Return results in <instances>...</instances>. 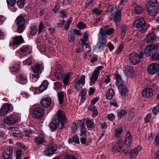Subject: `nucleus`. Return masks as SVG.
Listing matches in <instances>:
<instances>
[{
  "label": "nucleus",
  "mask_w": 159,
  "mask_h": 159,
  "mask_svg": "<svg viewBox=\"0 0 159 159\" xmlns=\"http://www.w3.org/2000/svg\"><path fill=\"white\" fill-rule=\"evenodd\" d=\"M132 140V138L129 133H127L125 137V143L122 141L119 140L115 143L112 148V151L113 152H117L120 151L124 148H127L130 146Z\"/></svg>",
  "instance_id": "obj_1"
},
{
  "label": "nucleus",
  "mask_w": 159,
  "mask_h": 159,
  "mask_svg": "<svg viewBox=\"0 0 159 159\" xmlns=\"http://www.w3.org/2000/svg\"><path fill=\"white\" fill-rule=\"evenodd\" d=\"M107 12L111 11V14L110 16L111 20H114L116 25H119L121 18L120 12L119 11L117 10L116 7L114 8L112 5H109L106 10Z\"/></svg>",
  "instance_id": "obj_2"
},
{
  "label": "nucleus",
  "mask_w": 159,
  "mask_h": 159,
  "mask_svg": "<svg viewBox=\"0 0 159 159\" xmlns=\"http://www.w3.org/2000/svg\"><path fill=\"white\" fill-rule=\"evenodd\" d=\"M133 26L136 28H140V31L142 33H145L148 28L146 25V22L143 18H139L135 20L134 22Z\"/></svg>",
  "instance_id": "obj_3"
},
{
  "label": "nucleus",
  "mask_w": 159,
  "mask_h": 159,
  "mask_svg": "<svg viewBox=\"0 0 159 159\" xmlns=\"http://www.w3.org/2000/svg\"><path fill=\"white\" fill-rule=\"evenodd\" d=\"M85 76L84 75H79L75 78L74 87L78 91H80L85 83Z\"/></svg>",
  "instance_id": "obj_4"
},
{
  "label": "nucleus",
  "mask_w": 159,
  "mask_h": 159,
  "mask_svg": "<svg viewBox=\"0 0 159 159\" xmlns=\"http://www.w3.org/2000/svg\"><path fill=\"white\" fill-rule=\"evenodd\" d=\"M15 22L17 27V32L19 33H21L25 30V20L21 15L17 17L15 20Z\"/></svg>",
  "instance_id": "obj_5"
},
{
  "label": "nucleus",
  "mask_w": 159,
  "mask_h": 159,
  "mask_svg": "<svg viewBox=\"0 0 159 159\" xmlns=\"http://www.w3.org/2000/svg\"><path fill=\"white\" fill-rule=\"evenodd\" d=\"M143 56V52L140 53L139 54L135 52H132L129 54V60L131 64L135 65L140 61Z\"/></svg>",
  "instance_id": "obj_6"
},
{
  "label": "nucleus",
  "mask_w": 159,
  "mask_h": 159,
  "mask_svg": "<svg viewBox=\"0 0 159 159\" xmlns=\"http://www.w3.org/2000/svg\"><path fill=\"white\" fill-rule=\"evenodd\" d=\"M158 50L156 46L154 45H148L145 48L144 54L147 57L152 56L153 54L157 53Z\"/></svg>",
  "instance_id": "obj_7"
},
{
  "label": "nucleus",
  "mask_w": 159,
  "mask_h": 159,
  "mask_svg": "<svg viewBox=\"0 0 159 159\" xmlns=\"http://www.w3.org/2000/svg\"><path fill=\"white\" fill-rule=\"evenodd\" d=\"M57 118L55 119L61 122L62 126L61 128H63L64 126V124L67 122L66 118L64 113L61 110H58L57 112Z\"/></svg>",
  "instance_id": "obj_8"
},
{
  "label": "nucleus",
  "mask_w": 159,
  "mask_h": 159,
  "mask_svg": "<svg viewBox=\"0 0 159 159\" xmlns=\"http://www.w3.org/2000/svg\"><path fill=\"white\" fill-rule=\"evenodd\" d=\"M18 120V118L16 115H11L9 116H7L4 119V122L6 124L11 125L16 123Z\"/></svg>",
  "instance_id": "obj_9"
},
{
  "label": "nucleus",
  "mask_w": 159,
  "mask_h": 159,
  "mask_svg": "<svg viewBox=\"0 0 159 159\" xmlns=\"http://www.w3.org/2000/svg\"><path fill=\"white\" fill-rule=\"evenodd\" d=\"M102 68L103 67L102 66H98L96 70L93 71L92 77L90 80L91 85L93 84L96 81L100 74V71Z\"/></svg>",
  "instance_id": "obj_10"
},
{
  "label": "nucleus",
  "mask_w": 159,
  "mask_h": 159,
  "mask_svg": "<svg viewBox=\"0 0 159 159\" xmlns=\"http://www.w3.org/2000/svg\"><path fill=\"white\" fill-rule=\"evenodd\" d=\"M159 69V65L155 63L150 64L147 68L148 72L150 75H153L156 73Z\"/></svg>",
  "instance_id": "obj_11"
},
{
  "label": "nucleus",
  "mask_w": 159,
  "mask_h": 159,
  "mask_svg": "<svg viewBox=\"0 0 159 159\" xmlns=\"http://www.w3.org/2000/svg\"><path fill=\"white\" fill-rule=\"evenodd\" d=\"M44 113V111L42 108L37 107L33 110V114L34 117L39 119L43 116Z\"/></svg>",
  "instance_id": "obj_12"
},
{
  "label": "nucleus",
  "mask_w": 159,
  "mask_h": 159,
  "mask_svg": "<svg viewBox=\"0 0 159 159\" xmlns=\"http://www.w3.org/2000/svg\"><path fill=\"white\" fill-rule=\"evenodd\" d=\"M32 51V48L30 46L25 45L20 48V52L24 55L27 56L29 55L31 52Z\"/></svg>",
  "instance_id": "obj_13"
},
{
  "label": "nucleus",
  "mask_w": 159,
  "mask_h": 159,
  "mask_svg": "<svg viewBox=\"0 0 159 159\" xmlns=\"http://www.w3.org/2000/svg\"><path fill=\"white\" fill-rule=\"evenodd\" d=\"M11 107V105L10 104H3L0 110V115L4 116L7 114Z\"/></svg>",
  "instance_id": "obj_14"
},
{
  "label": "nucleus",
  "mask_w": 159,
  "mask_h": 159,
  "mask_svg": "<svg viewBox=\"0 0 159 159\" xmlns=\"http://www.w3.org/2000/svg\"><path fill=\"white\" fill-rule=\"evenodd\" d=\"M124 69V73L126 76L129 78L134 76L135 74L133 68L127 66L125 67Z\"/></svg>",
  "instance_id": "obj_15"
},
{
  "label": "nucleus",
  "mask_w": 159,
  "mask_h": 159,
  "mask_svg": "<svg viewBox=\"0 0 159 159\" xmlns=\"http://www.w3.org/2000/svg\"><path fill=\"white\" fill-rule=\"evenodd\" d=\"M31 69L33 73L39 75L43 71V66L41 64H36L32 67Z\"/></svg>",
  "instance_id": "obj_16"
},
{
  "label": "nucleus",
  "mask_w": 159,
  "mask_h": 159,
  "mask_svg": "<svg viewBox=\"0 0 159 159\" xmlns=\"http://www.w3.org/2000/svg\"><path fill=\"white\" fill-rule=\"evenodd\" d=\"M57 146L55 144L51 145L47 148L45 151V154L47 156H49L53 154L57 149Z\"/></svg>",
  "instance_id": "obj_17"
},
{
  "label": "nucleus",
  "mask_w": 159,
  "mask_h": 159,
  "mask_svg": "<svg viewBox=\"0 0 159 159\" xmlns=\"http://www.w3.org/2000/svg\"><path fill=\"white\" fill-rule=\"evenodd\" d=\"M153 90L152 89L147 88L144 89L142 91L143 97L146 98H151L153 95Z\"/></svg>",
  "instance_id": "obj_18"
},
{
  "label": "nucleus",
  "mask_w": 159,
  "mask_h": 159,
  "mask_svg": "<svg viewBox=\"0 0 159 159\" xmlns=\"http://www.w3.org/2000/svg\"><path fill=\"white\" fill-rule=\"evenodd\" d=\"M40 102L43 107H47L51 105V100L49 97H45L41 100Z\"/></svg>",
  "instance_id": "obj_19"
},
{
  "label": "nucleus",
  "mask_w": 159,
  "mask_h": 159,
  "mask_svg": "<svg viewBox=\"0 0 159 159\" xmlns=\"http://www.w3.org/2000/svg\"><path fill=\"white\" fill-rule=\"evenodd\" d=\"M142 148V146H139L134 149L132 150L130 153V158L133 159L136 157L138 153L141 151Z\"/></svg>",
  "instance_id": "obj_20"
},
{
  "label": "nucleus",
  "mask_w": 159,
  "mask_h": 159,
  "mask_svg": "<svg viewBox=\"0 0 159 159\" xmlns=\"http://www.w3.org/2000/svg\"><path fill=\"white\" fill-rule=\"evenodd\" d=\"M100 30L104 34L107 35H110L114 32V29L113 28H109L108 25L101 28Z\"/></svg>",
  "instance_id": "obj_21"
},
{
  "label": "nucleus",
  "mask_w": 159,
  "mask_h": 159,
  "mask_svg": "<svg viewBox=\"0 0 159 159\" xmlns=\"http://www.w3.org/2000/svg\"><path fill=\"white\" fill-rule=\"evenodd\" d=\"M119 91L122 96H125L128 92V89L127 87L124 85L117 87Z\"/></svg>",
  "instance_id": "obj_22"
},
{
  "label": "nucleus",
  "mask_w": 159,
  "mask_h": 159,
  "mask_svg": "<svg viewBox=\"0 0 159 159\" xmlns=\"http://www.w3.org/2000/svg\"><path fill=\"white\" fill-rule=\"evenodd\" d=\"M79 122H80V135L81 137H86V133L87 130L84 127L83 122L81 120H79Z\"/></svg>",
  "instance_id": "obj_23"
},
{
  "label": "nucleus",
  "mask_w": 159,
  "mask_h": 159,
  "mask_svg": "<svg viewBox=\"0 0 159 159\" xmlns=\"http://www.w3.org/2000/svg\"><path fill=\"white\" fill-rule=\"evenodd\" d=\"M23 42V39L21 35L16 36L13 38L12 44L13 45H18Z\"/></svg>",
  "instance_id": "obj_24"
},
{
  "label": "nucleus",
  "mask_w": 159,
  "mask_h": 159,
  "mask_svg": "<svg viewBox=\"0 0 159 159\" xmlns=\"http://www.w3.org/2000/svg\"><path fill=\"white\" fill-rule=\"evenodd\" d=\"M63 75V72L62 70L58 68H56L55 74V78L58 80H61Z\"/></svg>",
  "instance_id": "obj_25"
},
{
  "label": "nucleus",
  "mask_w": 159,
  "mask_h": 159,
  "mask_svg": "<svg viewBox=\"0 0 159 159\" xmlns=\"http://www.w3.org/2000/svg\"><path fill=\"white\" fill-rule=\"evenodd\" d=\"M105 34L100 30L98 38L99 42L106 43L107 42V38L105 35Z\"/></svg>",
  "instance_id": "obj_26"
},
{
  "label": "nucleus",
  "mask_w": 159,
  "mask_h": 159,
  "mask_svg": "<svg viewBox=\"0 0 159 159\" xmlns=\"http://www.w3.org/2000/svg\"><path fill=\"white\" fill-rule=\"evenodd\" d=\"M116 80V84L117 87L124 85V82L121 79L120 75L118 73H116L115 75Z\"/></svg>",
  "instance_id": "obj_27"
},
{
  "label": "nucleus",
  "mask_w": 159,
  "mask_h": 159,
  "mask_svg": "<svg viewBox=\"0 0 159 159\" xmlns=\"http://www.w3.org/2000/svg\"><path fill=\"white\" fill-rule=\"evenodd\" d=\"M59 125V121L54 119L49 125V127L52 131H54L57 129Z\"/></svg>",
  "instance_id": "obj_28"
},
{
  "label": "nucleus",
  "mask_w": 159,
  "mask_h": 159,
  "mask_svg": "<svg viewBox=\"0 0 159 159\" xmlns=\"http://www.w3.org/2000/svg\"><path fill=\"white\" fill-rule=\"evenodd\" d=\"M156 36L154 33H151L148 34L146 37V40L148 43L153 42L156 39Z\"/></svg>",
  "instance_id": "obj_29"
},
{
  "label": "nucleus",
  "mask_w": 159,
  "mask_h": 159,
  "mask_svg": "<svg viewBox=\"0 0 159 159\" xmlns=\"http://www.w3.org/2000/svg\"><path fill=\"white\" fill-rule=\"evenodd\" d=\"M17 81L21 84L27 82V80L25 75L23 74H20L17 76Z\"/></svg>",
  "instance_id": "obj_30"
},
{
  "label": "nucleus",
  "mask_w": 159,
  "mask_h": 159,
  "mask_svg": "<svg viewBox=\"0 0 159 159\" xmlns=\"http://www.w3.org/2000/svg\"><path fill=\"white\" fill-rule=\"evenodd\" d=\"M12 153V150L10 148H7L3 153L2 155L4 159H8L11 156Z\"/></svg>",
  "instance_id": "obj_31"
},
{
  "label": "nucleus",
  "mask_w": 159,
  "mask_h": 159,
  "mask_svg": "<svg viewBox=\"0 0 159 159\" xmlns=\"http://www.w3.org/2000/svg\"><path fill=\"white\" fill-rule=\"evenodd\" d=\"M48 83L47 81H44L39 87V91L42 92L45 90L48 85Z\"/></svg>",
  "instance_id": "obj_32"
},
{
  "label": "nucleus",
  "mask_w": 159,
  "mask_h": 159,
  "mask_svg": "<svg viewBox=\"0 0 159 159\" xmlns=\"http://www.w3.org/2000/svg\"><path fill=\"white\" fill-rule=\"evenodd\" d=\"M58 99L59 103L62 104L63 102L65 93L62 91H60L58 93Z\"/></svg>",
  "instance_id": "obj_33"
},
{
  "label": "nucleus",
  "mask_w": 159,
  "mask_h": 159,
  "mask_svg": "<svg viewBox=\"0 0 159 159\" xmlns=\"http://www.w3.org/2000/svg\"><path fill=\"white\" fill-rule=\"evenodd\" d=\"M88 109L89 111H93V114L92 117H95L98 114V111L94 106H92L90 105L88 107Z\"/></svg>",
  "instance_id": "obj_34"
},
{
  "label": "nucleus",
  "mask_w": 159,
  "mask_h": 159,
  "mask_svg": "<svg viewBox=\"0 0 159 159\" xmlns=\"http://www.w3.org/2000/svg\"><path fill=\"white\" fill-rule=\"evenodd\" d=\"M114 94L113 90L112 89H110L107 93L106 98L108 100H110L112 98Z\"/></svg>",
  "instance_id": "obj_35"
},
{
  "label": "nucleus",
  "mask_w": 159,
  "mask_h": 159,
  "mask_svg": "<svg viewBox=\"0 0 159 159\" xmlns=\"http://www.w3.org/2000/svg\"><path fill=\"white\" fill-rule=\"evenodd\" d=\"M158 2L157 0H151L147 4V6L157 8Z\"/></svg>",
  "instance_id": "obj_36"
},
{
  "label": "nucleus",
  "mask_w": 159,
  "mask_h": 159,
  "mask_svg": "<svg viewBox=\"0 0 159 159\" xmlns=\"http://www.w3.org/2000/svg\"><path fill=\"white\" fill-rule=\"evenodd\" d=\"M157 8H153L151 6H147L148 11L149 14L151 16H153L156 13Z\"/></svg>",
  "instance_id": "obj_37"
},
{
  "label": "nucleus",
  "mask_w": 159,
  "mask_h": 159,
  "mask_svg": "<svg viewBox=\"0 0 159 159\" xmlns=\"http://www.w3.org/2000/svg\"><path fill=\"white\" fill-rule=\"evenodd\" d=\"M75 34L72 31H69L68 33V38L70 42L73 43L75 39Z\"/></svg>",
  "instance_id": "obj_38"
},
{
  "label": "nucleus",
  "mask_w": 159,
  "mask_h": 159,
  "mask_svg": "<svg viewBox=\"0 0 159 159\" xmlns=\"http://www.w3.org/2000/svg\"><path fill=\"white\" fill-rule=\"evenodd\" d=\"M70 77V75L68 73L64 76L62 81L64 84L67 85L69 84Z\"/></svg>",
  "instance_id": "obj_39"
},
{
  "label": "nucleus",
  "mask_w": 159,
  "mask_h": 159,
  "mask_svg": "<svg viewBox=\"0 0 159 159\" xmlns=\"http://www.w3.org/2000/svg\"><path fill=\"white\" fill-rule=\"evenodd\" d=\"M134 11L136 14H139L142 12L143 8L140 6H136L134 7Z\"/></svg>",
  "instance_id": "obj_40"
},
{
  "label": "nucleus",
  "mask_w": 159,
  "mask_h": 159,
  "mask_svg": "<svg viewBox=\"0 0 159 159\" xmlns=\"http://www.w3.org/2000/svg\"><path fill=\"white\" fill-rule=\"evenodd\" d=\"M127 112L125 110H121L117 113V117L118 118H121L127 114Z\"/></svg>",
  "instance_id": "obj_41"
},
{
  "label": "nucleus",
  "mask_w": 159,
  "mask_h": 159,
  "mask_svg": "<svg viewBox=\"0 0 159 159\" xmlns=\"http://www.w3.org/2000/svg\"><path fill=\"white\" fill-rule=\"evenodd\" d=\"M39 78L38 74H32L30 76V80L33 82H36Z\"/></svg>",
  "instance_id": "obj_42"
},
{
  "label": "nucleus",
  "mask_w": 159,
  "mask_h": 159,
  "mask_svg": "<svg viewBox=\"0 0 159 159\" xmlns=\"http://www.w3.org/2000/svg\"><path fill=\"white\" fill-rule=\"evenodd\" d=\"M106 46V43H105L99 42L96 45V48L99 51H101L104 49Z\"/></svg>",
  "instance_id": "obj_43"
},
{
  "label": "nucleus",
  "mask_w": 159,
  "mask_h": 159,
  "mask_svg": "<svg viewBox=\"0 0 159 159\" xmlns=\"http://www.w3.org/2000/svg\"><path fill=\"white\" fill-rule=\"evenodd\" d=\"M34 140L36 143L38 144L42 143L44 141L43 138L41 136H36L34 139Z\"/></svg>",
  "instance_id": "obj_44"
},
{
  "label": "nucleus",
  "mask_w": 159,
  "mask_h": 159,
  "mask_svg": "<svg viewBox=\"0 0 159 159\" xmlns=\"http://www.w3.org/2000/svg\"><path fill=\"white\" fill-rule=\"evenodd\" d=\"M135 114V110L133 108H130L128 112V118L130 120H132Z\"/></svg>",
  "instance_id": "obj_45"
},
{
  "label": "nucleus",
  "mask_w": 159,
  "mask_h": 159,
  "mask_svg": "<svg viewBox=\"0 0 159 159\" xmlns=\"http://www.w3.org/2000/svg\"><path fill=\"white\" fill-rule=\"evenodd\" d=\"M25 5V0H17V5L20 8H22Z\"/></svg>",
  "instance_id": "obj_46"
},
{
  "label": "nucleus",
  "mask_w": 159,
  "mask_h": 159,
  "mask_svg": "<svg viewBox=\"0 0 159 159\" xmlns=\"http://www.w3.org/2000/svg\"><path fill=\"white\" fill-rule=\"evenodd\" d=\"M122 131V129L120 127L117 128L116 129L115 132V135L116 137H118L121 134Z\"/></svg>",
  "instance_id": "obj_47"
},
{
  "label": "nucleus",
  "mask_w": 159,
  "mask_h": 159,
  "mask_svg": "<svg viewBox=\"0 0 159 159\" xmlns=\"http://www.w3.org/2000/svg\"><path fill=\"white\" fill-rule=\"evenodd\" d=\"M82 138L80 139V142L81 143L83 144L84 146H88L89 143L87 141L86 139V137H81Z\"/></svg>",
  "instance_id": "obj_48"
},
{
  "label": "nucleus",
  "mask_w": 159,
  "mask_h": 159,
  "mask_svg": "<svg viewBox=\"0 0 159 159\" xmlns=\"http://www.w3.org/2000/svg\"><path fill=\"white\" fill-rule=\"evenodd\" d=\"M72 21L71 18H70L67 21L65 25V29L68 30L69 28L70 25Z\"/></svg>",
  "instance_id": "obj_49"
},
{
  "label": "nucleus",
  "mask_w": 159,
  "mask_h": 159,
  "mask_svg": "<svg viewBox=\"0 0 159 159\" xmlns=\"http://www.w3.org/2000/svg\"><path fill=\"white\" fill-rule=\"evenodd\" d=\"M86 123L88 127L90 129H92L94 125V123L91 120H88L86 121Z\"/></svg>",
  "instance_id": "obj_50"
},
{
  "label": "nucleus",
  "mask_w": 159,
  "mask_h": 159,
  "mask_svg": "<svg viewBox=\"0 0 159 159\" xmlns=\"http://www.w3.org/2000/svg\"><path fill=\"white\" fill-rule=\"evenodd\" d=\"M54 89L56 90L60 89L61 87V83L59 82H56L54 83Z\"/></svg>",
  "instance_id": "obj_51"
},
{
  "label": "nucleus",
  "mask_w": 159,
  "mask_h": 159,
  "mask_svg": "<svg viewBox=\"0 0 159 159\" xmlns=\"http://www.w3.org/2000/svg\"><path fill=\"white\" fill-rule=\"evenodd\" d=\"M31 57H30L28 58L26 60L23 61V62L24 64L25 65H32V61L31 60Z\"/></svg>",
  "instance_id": "obj_52"
},
{
  "label": "nucleus",
  "mask_w": 159,
  "mask_h": 159,
  "mask_svg": "<svg viewBox=\"0 0 159 159\" xmlns=\"http://www.w3.org/2000/svg\"><path fill=\"white\" fill-rule=\"evenodd\" d=\"M85 26L86 25L84 23L81 22H79L77 25V27L80 29H84Z\"/></svg>",
  "instance_id": "obj_53"
},
{
  "label": "nucleus",
  "mask_w": 159,
  "mask_h": 159,
  "mask_svg": "<svg viewBox=\"0 0 159 159\" xmlns=\"http://www.w3.org/2000/svg\"><path fill=\"white\" fill-rule=\"evenodd\" d=\"M16 0H7V4L11 7L14 6L16 3Z\"/></svg>",
  "instance_id": "obj_54"
},
{
  "label": "nucleus",
  "mask_w": 159,
  "mask_h": 159,
  "mask_svg": "<svg viewBox=\"0 0 159 159\" xmlns=\"http://www.w3.org/2000/svg\"><path fill=\"white\" fill-rule=\"evenodd\" d=\"M73 141L75 143L78 144L80 143V141L78 136L75 135L72 137Z\"/></svg>",
  "instance_id": "obj_55"
},
{
  "label": "nucleus",
  "mask_w": 159,
  "mask_h": 159,
  "mask_svg": "<svg viewBox=\"0 0 159 159\" xmlns=\"http://www.w3.org/2000/svg\"><path fill=\"white\" fill-rule=\"evenodd\" d=\"M108 119L110 121H113L115 118V116L114 114L111 113L107 115Z\"/></svg>",
  "instance_id": "obj_56"
},
{
  "label": "nucleus",
  "mask_w": 159,
  "mask_h": 159,
  "mask_svg": "<svg viewBox=\"0 0 159 159\" xmlns=\"http://www.w3.org/2000/svg\"><path fill=\"white\" fill-rule=\"evenodd\" d=\"M37 32V29L34 27H32L31 28L30 34L32 35H34L36 34Z\"/></svg>",
  "instance_id": "obj_57"
},
{
  "label": "nucleus",
  "mask_w": 159,
  "mask_h": 159,
  "mask_svg": "<svg viewBox=\"0 0 159 159\" xmlns=\"http://www.w3.org/2000/svg\"><path fill=\"white\" fill-rule=\"evenodd\" d=\"M25 132L26 136L27 137H29L30 136V135L32 134V131L31 129L30 128H28L25 129Z\"/></svg>",
  "instance_id": "obj_58"
},
{
  "label": "nucleus",
  "mask_w": 159,
  "mask_h": 159,
  "mask_svg": "<svg viewBox=\"0 0 159 159\" xmlns=\"http://www.w3.org/2000/svg\"><path fill=\"white\" fill-rule=\"evenodd\" d=\"M44 27L43 24L42 23H40L39 25V27L38 30V33L40 34L43 30V27Z\"/></svg>",
  "instance_id": "obj_59"
},
{
  "label": "nucleus",
  "mask_w": 159,
  "mask_h": 159,
  "mask_svg": "<svg viewBox=\"0 0 159 159\" xmlns=\"http://www.w3.org/2000/svg\"><path fill=\"white\" fill-rule=\"evenodd\" d=\"M127 30V27L126 26H124L122 27L121 32L122 34V37H124L125 33L126 31Z\"/></svg>",
  "instance_id": "obj_60"
},
{
  "label": "nucleus",
  "mask_w": 159,
  "mask_h": 159,
  "mask_svg": "<svg viewBox=\"0 0 159 159\" xmlns=\"http://www.w3.org/2000/svg\"><path fill=\"white\" fill-rule=\"evenodd\" d=\"M64 159H78L76 157L71 155H66L65 156Z\"/></svg>",
  "instance_id": "obj_61"
},
{
  "label": "nucleus",
  "mask_w": 159,
  "mask_h": 159,
  "mask_svg": "<svg viewBox=\"0 0 159 159\" xmlns=\"http://www.w3.org/2000/svg\"><path fill=\"white\" fill-rule=\"evenodd\" d=\"M151 115V114H149L146 116L144 119L145 122L146 123H147L149 121Z\"/></svg>",
  "instance_id": "obj_62"
},
{
  "label": "nucleus",
  "mask_w": 159,
  "mask_h": 159,
  "mask_svg": "<svg viewBox=\"0 0 159 159\" xmlns=\"http://www.w3.org/2000/svg\"><path fill=\"white\" fill-rule=\"evenodd\" d=\"M107 47L109 48L110 51H112L114 48V47L111 43H108L107 44Z\"/></svg>",
  "instance_id": "obj_63"
},
{
  "label": "nucleus",
  "mask_w": 159,
  "mask_h": 159,
  "mask_svg": "<svg viewBox=\"0 0 159 159\" xmlns=\"http://www.w3.org/2000/svg\"><path fill=\"white\" fill-rule=\"evenodd\" d=\"M83 38L86 42H88L89 40V34L87 32H85L84 33Z\"/></svg>",
  "instance_id": "obj_64"
}]
</instances>
